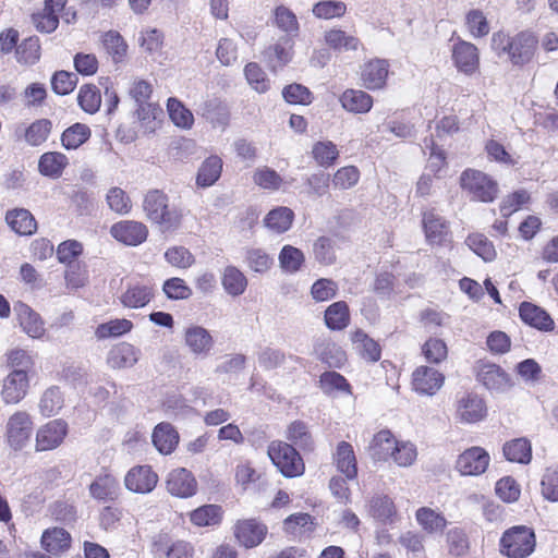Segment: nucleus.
<instances>
[{"mask_svg":"<svg viewBox=\"0 0 558 558\" xmlns=\"http://www.w3.org/2000/svg\"><path fill=\"white\" fill-rule=\"evenodd\" d=\"M143 208L150 221L162 226L167 230L177 229L181 225L182 209L175 205H170L168 196L159 190L147 192Z\"/></svg>","mask_w":558,"mask_h":558,"instance_id":"f257e3e1","label":"nucleus"},{"mask_svg":"<svg viewBox=\"0 0 558 558\" xmlns=\"http://www.w3.org/2000/svg\"><path fill=\"white\" fill-rule=\"evenodd\" d=\"M536 539L534 531L525 525H517L508 529L501 536V553L510 558H525L535 548Z\"/></svg>","mask_w":558,"mask_h":558,"instance_id":"f03ea898","label":"nucleus"},{"mask_svg":"<svg viewBox=\"0 0 558 558\" xmlns=\"http://www.w3.org/2000/svg\"><path fill=\"white\" fill-rule=\"evenodd\" d=\"M267 453L283 476L296 477L304 473L303 459L291 445L280 440L271 441Z\"/></svg>","mask_w":558,"mask_h":558,"instance_id":"7ed1b4c3","label":"nucleus"},{"mask_svg":"<svg viewBox=\"0 0 558 558\" xmlns=\"http://www.w3.org/2000/svg\"><path fill=\"white\" fill-rule=\"evenodd\" d=\"M460 184L475 201L490 203L498 194L497 182L480 170H464L460 177Z\"/></svg>","mask_w":558,"mask_h":558,"instance_id":"20e7f679","label":"nucleus"},{"mask_svg":"<svg viewBox=\"0 0 558 558\" xmlns=\"http://www.w3.org/2000/svg\"><path fill=\"white\" fill-rule=\"evenodd\" d=\"M33 433V421L25 411H16L7 423V439L15 450L22 449L28 442Z\"/></svg>","mask_w":558,"mask_h":558,"instance_id":"39448f33","label":"nucleus"},{"mask_svg":"<svg viewBox=\"0 0 558 558\" xmlns=\"http://www.w3.org/2000/svg\"><path fill=\"white\" fill-rule=\"evenodd\" d=\"M476 379L489 391L505 393L513 387V381L499 365L482 363L477 366Z\"/></svg>","mask_w":558,"mask_h":558,"instance_id":"423d86ee","label":"nucleus"},{"mask_svg":"<svg viewBox=\"0 0 558 558\" xmlns=\"http://www.w3.org/2000/svg\"><path fill=\"white\" fill-rule=\"evenodd\" d=\"M69 433L64 420L57 418L41 425L36 432V450L47 451L58 448Z\"/></svg>","mask_w":558,"mask_h":558,"instance_id":"0eeeda50","label":"nucleus"},{"mask_svg":"<svg viewBox=\"0 0 558 558\" xmlns=\"http://www.w3.org/2000/svg\"><path fill=\"white\" fill-rule=\"evenodd\" d=\"M490 457L482 447L464 450L456 461V469L462 475L477 476L483 474L489 464Z\"/></svg>","mask_w":558,"mask_h":558,"instance_id":"6e6552de","label":"nucleus"},{"mask_svg":"<svg viewBox=\"0 0 558 558\" xmlns=\"http://www.w3.org/2000/svg\"><path fill=\"white\" fill-rule=\"evenodd\" d=\"M158 483V475L149 465H136L124 476L125 488L136 494L153 492Z\"/></svg>","mask_w":558,"mask_h":558,"instance_id":"1a4fd4ad","label":"nucleus"},{"mask_svg":"<svg viewBox=\"0 0 558 558\" xmlns=\"http://www.w3.org/2000/svg\"><path fill=\"white\" fill-rule=\"evenodd\" d=\"M29 378L25 369H13L3 379L1 397L7 404H16L27 395Z\"/></svg>","mask_w":558,"mask_h":558,"instance_id":"9d476101","label":"nucleus"},{"mask_svg":"<svg viewBox=\"0 0 558 558\" xmlns=\"http://www.w3.org/2000/svg\"><path fill=\"white\" fill-rule=\"evenodd\" d=\"M444 381V374L430 366H418L412 374L413 389L420 395L434 396Z\"/></svg>","mask_w":558,"mask_h":558,"instance_id":"9b49d317","label":"nucleus"},{"mask_svg":"<svg viewBox=\"0 0 558 558\" xmlns=\"http://www.w3.org/2000/svg\"><path fill=\"white\" fill-rule=\"evenodd\" d=\"M110 233L117 241L125 245L137 246L147 239L148 229L142 222L123 220L114 223Z\"/></svg>","mask_w":558,"mask_h":558,"instance_id":"f8f14e48","label":"nucleus"},{"mask_svg":"<svg viewBox=\"0 0 558 558\" xmlns=\"http://www.w3.org/2000/svg\"><path fill=\"white\" fill-rule=\"evenodd\" d=\"M485 401L476 393H464L457 400V417L463 423H477L486 415Z\"/></svg>","mask_w":558,"mask_h":558,"instance_id":"ddd939ff","label":"nucleus"},{"mask_svg":"<svg viewBox=\"0 0 558 558\" xmlns=\"http://www.w3.org/2000/svg\"><path fill=\"white\" fill-rule=\"evenodd\" d=\"M167 490L175 497L189 498L196 494L197 482L191 471L179 468L172 470L167 477Z\"/></svg>","mask_w":558,"mask_h":558,"instance_id":"4468645a","label":"nucleus"},{"mask_svg":"<svg viewBox=\"0 0 558 558\" xmlns=\"http://www.w3.org/2000/svg\"><path fill=\"white\" fill-rule=\"evenodd\" d=\"M423 229L426 241L430 245H441L449 241L450 230L448 221L434 210L423 214Z\"/></svg>","mask_w":558,"mask_h":558,"instance_id":"2eb2a0df","label":"nucleus"},{"mask_svg":"<svg viewBox=\"0 0 558 558\" xmlns=\"http://www.w3.org/2000/svg\"><path fill=\"white\" fill-rule=\"evenodd\" d=\"M267 526L255 519L238 521L234 525V536L246 548L258 546L267 535Z\"/></svg>","mask_w":558,"mask_h":558,"instance_id":"dca6fc26","label":"nucleus"},{"mask_svg":"<svg viewBox=\"0 0 558 558\" xmlns=\"http://www.w3.org/2000/svg\"><path fill=\"white\" fill-rule=\"evenodd\" d=\"M536 48L535 38L526 33L513 37L505 47L513 64L522 65L530 62Z\"/></svg>","mask_w":558,"mask_h":558,"instance_id":"f3484780","label":"nucleus"},{"mask_svg":"<svg viewBox=\"0 0 558 558\" xmlns=\"http://www.w3.org/2000/svg\"><path fill=\"white\" fill-rule=\"evenodd\" d=\"M520 318L529 326L541 331H553L555 322L542 307L531 302H522L519 307Z\"/></svg>","mask_w":558,"mask_h":558,"instance_id":"a211bd4d","label":"nucleus"},{"mask_svg":"<svg viewBox=\"0 0 558 558\" xmlns=\"http://www.w3.org/2000/svg\"><path fill=\"white\" fill-rule=\"evenodd\" d=\"M452 58L458 70L466 75L473 74L478 69V50L471 43L461 40L454 44Z\"/></svg>","mask_w":558,"mask_h":558,"instance_id":"6ab92c4d","label":"nucleus"},{"mask_svg":"<svg viewBox=\"0 0 558 558\" xmlns=\"http://www.w3.org/2000/svg\"><path fill=\"white\" fill-rule=\"evenodd\" d=\"M388 62L383 59H374L366 62L361 70L363 86L367 89L384 87L388 76Z\"/></svg>","mask_w":558,"mask_h":558,"instance_id":"aec40b11","label":"nucleus"},{"mask_svg":"<svg viewBox=\"0 0 558 558\" xmlns=\"http://www.w3.org/2000/svg\"><path fill=\"white\" fill-rule=\"evenodd\" d=\"M184 341L191 352L196 355H208L214 347L210 332L197 325H192L185 329Z\"/></svg>","mask_w":558,"mask_h":558,"instance_id":"412c9836","label":"nucleus"},{"mask_svg":"<svg viewBox=\"0 0 558 558\" xmlns=\"http://www.w3.org/2000/svg\"><path fill=\"white\" fill-rule=\"evenodd\" d=\"M332 459L337 470L342 473L347 480H354L356 477L357 462L351 444L340 441L332 453Z\"/></svg>","mask_w":558,"mask_h":558,"instance_id":"4be33fe9","label":"nucleus"},{"mask_svg":"<svg viewBox=\"0 0 558 558\" xmlns=\"http://www.w3.org/2000/svg\"><path fill=\"white\" fill-rule=\"evenodd\" d=\"M368 513L383 524H392L398 517L393 500L387 495H375L368 501Z\"/></svg>","mask_w":558,"mask_h":558,"instance_id":"5701e85b","label":"nucleus"},{"mask_svg":"<svg viewBox=\"0 0 558 558\" xmlns=\"http://www.w3.org/2000/svg\"><path fill=\"white\" fill-rule=\"evenodd\" d=\"M140 357V350L128 342L114 345L108 353L107 363L111 368L120 369L135 365Z\"/></svg>","mask_w":558,"mask_h":558,"instance_id":"b1692460","label":"nucleus"},{"mask_svg":"<svg viewBox=\"0 0 558 558\" xmlns=\"http://www.w3.org/2000/svg\"><path fill=\"white\" fill-rule=\"evenodd\" d=\"M14 311L22 329L32 338H40L44 332V323L39 315L34 312L27 304L17 303L14 305Z\"/></svg>","mask_w":558,"mask_h":558,"instance_id":"393cba45","label":"nucleus"},{"mask_svg":"<svg viewBox=\"0 0 558 558\" xmlns=\"http://www.w3.org/2000/svg\"><path fill=\"white\" fill-rule=\"evenodd\" d=\"M62 9L63 8L57 7L56 2H48V0H45L44 9L32 14V24L38 32L50 34L54 32L59 25L58 12Z\"/></svg>","mask_w":558,"mask_h":558,"instance_id":"a878e982","label":"nucleus"},{"mask_svg":"<svg viewBox=\"0 0 558 558\" xmlns=\"http://www.w3.org/2000/svg\"><path fill=\"white\" fill-rule=\"evenodd\" d=\"M154 298V289L149 284H130L121 294L120 301L124 307L142 308Z\"/></svg>","mask_w":558,"mask_h":558,"instance_id":"bb28decb","label":"nucleus"},{"mask_svg":"<svg viewBox=\"0 0 558 558\" xmlns=\"http://www.w3.org/2000/svg\"><path fill=\"white\" fill-rule=\"evenodd\" d=\"M119 482L111 474L97 476L89 485V494L99 501L114 500L119 496Z\"/></svg>","mask_w":558,"mask_h":558,"instance_id":"cd10ccee","label":"nucleus"},{"mask_svg":"<svg viewBox=\"0 0 558 558\" xmlns=\"http://www.w3.org/2000/svg\"><path fill=\"white\" fill-rule=\"evenodd\" d=\"M397 439L390 430L383 429L374 435L369 446L368 453L375 461H388L392 453Z\"/></svg>","mask_w":558,"mask_h":558,"instance_id":"c85d7f7f","label":"nucleus"},{"mask_svg":"<svg viewBox=\"0 0 558 558\" xmlns=\"http://www.w3.org/2000/svg\"><path fill=\"white\" fill-rule=\"evenodd\" d=\"M41 546L51 555L59 556L71 546V535L62 527L46 530L41 535Z\"/></svg>","mask_w":558,"mask_h":558,"instance_id":"c756f323","label":"nucleus"},{"mask_svg":"<svg viewBox=\"0 0 558 558\" xmlns=\"http://www.w3.org/2000/svg\"><path fill=\"white\" fill-rule=\"evenodd\" d=\"M5 221L20 235H31L37 229L34 216L25 208H14L7 211Z\"/></svg>","mask_w":558,"mask_h":558,"instance_id":"7c9ffc66","label":"nucleus"},{"mask_svg":"<svg viewBox=\"0 0 558 558\" xmlns=\"http://www.w3.org/2000/svg\"><path fill=\"white\" fill-rule=\"evenodd\" d=\"M69 165L68 157L59 151H48L40 156L38 160V171L41 175L58 179L62 175Z\"/></svg>","mask_w":558,"mask_h":558,"instance_id":"2f4dec72","label":"nucleus"},{"mask_svg":"<svg viewBox=\"0 0 558 558\" xmlns=\"http://www.w3.org/2000/svg\"><path fill=\"white\" fill-rule=\"evenodd\" d=\"M178 441L179 435L169 423H160L155 427L153 432V444L160 453H171Z\"/></svg>","mask_w":558,"mask_h":558,"instance_id":"473e14b6","label":"nucleus"},{"mask_svg":"<svg viewBox=\"0 0 558 558\" xmlns=\"http://www.w3.org/2000/svg\"><path fill=\"white\" fill-rule=\"evenodd\" d=\"M222 159L216 155L206 158L197 172L196 184L201 187L214 185L221 175Z\"/></svg>","mask_w":558,"mask_h":558,"instance_id":"72a5a7b5","label":"nucleus"},{"mask_svg":"<svg viewBox=\"0 0 558 558\" xmlns=\"http://www.w3.org/2000/svg\"><path fill=\"white\" fill-rule=\"evenodd\" d=\"M342 107L354 113H366L372 109L373 98L363 90L348 89L340 97Z\"/></svg>","mask_w":558,"mask_h":558,"instance_id":"f704fd0d","label":"nucleus"},{"mask_svg":"<svg viewBox=\"0 0 558 558\" xmlns=\"http://www.w3.org/2000/svg\"><path fill=\"white\" fill-rule=\"evenodd\" d=\"M294 213L289 207H277L270 210L264 218V225L270 231L283 233L288 231L293 222Z\"/></svg>","mask_w":558,"mask_h":558,"instance_id":"c9c22d12","label":"nucleus"},{"mask_svg":"<svg viewBox=\"0 0 558 558\" xmlns=\"http://www.w3.org/2000/svg\"><path fill=\"white\" fill-rule=\"evenodd\" d=\"M502 451L510 462L527 464L532 458L531 442L526 438H515L506 442Z\"/></svg>","mask_w":558,"mask_h":558,"instance_id":"e433bc0d","label":"nucleus"},{"mask_svg":"<svg viewBox=\"0 0 558 558\" xmlns=\"http://www.w3.org/2000/svg\"><path fill=\"white\" fill-rule=\"evenodd\" d=\"M221 284L229 295L239 296L246 290L247 279L236 267L227 266L222 272Z\"/></svg>","mask_w":558,"mask_h":558,"instance_id":"4c0bfd02","label":"nucleus"},{"mask_svg":"<svg viewBox=\"0 0 558 558\" xmlns=\"http://www.w3.org/2000/svg\"><path fill=\"white\" fill-rule=\"evenodd\" d=\"M415 517L420 526L428 534L442 533L447 526L446 518L427 507L417 509Z\"/></svg>","mask_w":558,"mask_h":558,"instance_id":"58836bf2","label":"nucleus"},{"mask_svg":"<svg viewBox=\"0 0 558 558\" xmlns=\"http://www.w3.org/2000/svg\"><path fill=\"white\" fill-rule=\"evenodd\" d=\"M325 323L331 330H342L350 323L349 307L344 301L332 303L325 311Z\"/></svg>","mask_w":558,"mask_h":558,"instance_id":"ea45409f","label":"nucleus"},{"mask_svg":"<svg viewBox=\"0 0 558 558\" xmlns=\"http://www.w3.org/2000/svg\"><path fill=\"white\" fill-rule=\"evenodd\" d=\"M352 342L356 352L365 360L376 362L380 359V348L363 330H356L352 335Z\"/></svg>","mask_w":558,"mask_h":558,"instance_id":"a19ab883","label":"nucleus"},{"mask_svg":"<svg viewBox=\"0 0 558 558\" xmlns=\"http://www.w3.org/2000/svg\"><path fill=\"white\" fill-rule=\"evenodd\" d=\"M167 111L171 121L178 128L189 130L193 126V113L179 99L170 97L167 101Z\"/></svg>","mask_w":558,"mask_h":558,"instance_id":"79ce46f5","label":"nucleus"},{"mask_svg":"<svg viewBox=\"0 0 558 558\" xmlns=\"http://www.w3.org/2000/svg\"><path fill=\"white\" fill-rule=\"evenodd\" d=\"M222 509L218 505H205L190 513V520L197 526H211L220 523Z\"/></svg>","mask_w":558,"mask_h":558,"instance_id":"37998d69","label":"nucleus"},{"mask_svg":"<svg viewBox=\"0 0 558 558\" xmlns=\"http://www.w3.org/2000/svg\"><path fill=\"white\" fill-rule=\"evenodd\" d=\"M276 26L283 33L286 37L293 38L298 36L300 25L296 15L287 7L279 5L274 11Z\"/></svg>","mask_w":558,"mask_h":558,"instance_id":"c03bdc74","label":"nucleus"},{"mask_svg":"<svg viewBox=\"0 0 558 558\" xmlns=\"http://www.w3.org/2000/svg\"><path fill=\"white\" fill-rule=\"evenodd\" d=\"M278 259L281 269L288 274L298 272L305 262L303 252L292 245H284L279 253Z\"/></svg>","mask_w":558,"mask_h":558,"instance_id":"a18cd8bd","label":"nucleus"},{"mask_svg":"<svg viewBox=\"0 0 558 558\" xmlns=\"http://www.w3.org/2000/svg\"><path fill=\"white\" fill-rule=\"evenodd\" d=\"M63 396L56 386L47 388L39 400V411L44 416L56 415L63 407Z\"/></svg>","mask_w":558,"mask_h":558,"instance_id":"49530a36","label":"nucleus"},{"mask_svg":"<svg viewBox=\"0 0 558 558\" xmlns=\"http://www.w3.org/2000/svg\"><path fill=\"white\" fill-rule=\"evenodd\" d=\"M325 40L330 48L338 51L356 50L360 45L359 38L341 29H330L326 33Z\"/></svg>","mask_w":558,"mask_h":558,"instance_id":"de8ad7c7","label":"nucleus"},{"mask_svg":"<svg viewBox=\"0 0 558 558\" xmlns=\"http://www.w3.org/2000/svg\"><path fill=\"white\" fill-rule=\"evenodd\" d=\"M90 137V129L83 123H75L68 128L61 136V142L66 149H76Z\"/></svg>","mask_w":558,"mask_h":558,"instance_id":"09e8293b","label":"nucleus"},{"mask_svg":"<svg viewBox=\"0 0 558 558\" xmlns=\"http://www.w3.org/2000/svg\"><path fill=\"white\" fill-rule=\"evenodd\" d=\"M318 359L329 367H341L347 361L345 352L333 342H326L316 348Z\"/></svg>","mask_w":558,"mask_h":558,"instance_id":"8fccbe9b","label":"nucleus"},{"mask_svg":"<svg viewBox=\"0 0 558 558\" xmlns=\"http://www.w3.org/2000/svg\"><path fill=\"white\" fill-rule=\"evenodd\" d=\"M267 56L274 66H283L289 63L293 56V40L290 37H282L267 50Z\"/></svg>","mask_w":558,"mask_h":558,"instance_id":"3c124183","label":"nucleus"},{"mask_svg":"<svg viewBox=\"0 0 558 558\" xmlns=\"http://www.w3.org/2000/svg\"><path fill=\"white\" fill-rule=\"evenodd\" d=\"M312 155L320 167L328 168L338 159L339 150L332 142L320 141L313 145Z\"/></svg>","mask_w":558,"mask_h":558,"instance_id":"603ef678","label":"nucleus"},{"mask_svg":"<svg viewBox=\"0 0 558 558\" xmlns=\"http://www.w3.org/2000/svg\"><path fill=\"white\" fill-rule=\"evenodd\" d=\"M77 101L85 112L96 113L101 105L100 90L95 85L85 84L80 88Z\"/></svg>","mask_w":558,"mask_h":558,"instance_id":"864d4df0","label":"nucleus"},{"mask_svg":"<svg viewBox=\"0 0 558 558\" xmlns=\"http://www.w3.org/2000/svg\"><path fill=\"white\" fill-rule=\"evenodd\" d=\"M20 63L34 64L40 58V41L36 36L24 39L15 50Z\"/></svg>","mask_w":558,"mask_h":558,"instance_id":"5fc2aeb1","label":"nucleus"},{"mask_svg":"<svg viewBox=\"0 0 558 558\" xmlns=\"http://www.w3.org/2000/svg\"><path fill=\"white\" fill-rule=\"evenodd\" d=\"M102 45L107 53L112 57L114 63H119L124 59L128 45L119 33L113 31L106 33L102 37Z\"/></svg>","mask_w":558,"mask_h":558,"instance_id":"6e6d98bb","label":"nucleus"},{"mask_svg":"<svg viewBox=\"0 0 558 558\" xmlns=\"http://www.w3.org/2000/svg\"><path fill=\"white\" fill-rule=\"evenodd\" d=\"M50 131L51 122L49 120H36L25 130V141L32 146H39L47 141Z\"/></svg>","mask_w":558,"mask_h":558,"instance_id":"4d7b16f0","label":"nucleus"},{"mask_svg":"<svg viewBox=\"0 0 558 558\" xmlns=\"http://www.w3.org/2000/svg\"><path fill=\"white\" fill-rule=\"evenodd\" d=\"M133 327L131 320L121 318L112 319L108 323L100 324L96 329V337L98 339H106L109 337H120L129 332Z\"/></svg>","mask_w":558,"mask_h":558,"instance_id":"13d9d810","label":"nucleus"},{"mask_svg":"<svg viewBox=\"0 0 558 558\" xmlns=\"http://www.w3.org/2000/svg\"><path fill=\"white\" fill-rule=\"evenodd\" d=\"M244 74L247 83L258 93H266L270 87V81L266 73L255 62H250L244 68Z\"/></svg>","mask_w":558,"mask_h":558,"instance_id":"bf43d9fd","label":"nucleus"},{"mask_svg":"<svg viewBox=\"0 0 558 558\" xmlns=\"http://www.w3.org/2000/svg\"><path fill=\"white\" fill-rule=\"evenodd\" d=\"M466 245L485 262L493 260L496 252L492 242L480 233L471 234L465 240Z\"/></svg>","mask_w":558,"mask_h":558,"instance_id":"052dcab7","label":"nucleus"},{"mask_svg":"<svg viewBox=\"0 0 558 558\" xmlns=\"http://www.w3.org/2000/svg\"><path fill=\"white\" fill-rule=\"evenodd\" d=\"M541 493L544 499L558 502V466L545 470L541 480Z\"/></svg>","mask_w":558,"mask_h":558,"instance_id":"680f3d73","label":"nucleus"},{"mask_svg":"<svg viewBox=\"0 0 558 558\" xmlns=\"http://www.w3.org/2000/svg\"><path fill=\"white\" fill-rule=\"evenodd\" d=\"M287 438L304 450H311L313 448L312 436L303 422L295 421L291 423L288 427Z\"/></svg>","mask_w":558,"mask_h":558,"instance_id":"e2e57ef3","label":"nucleus"},{"mask_svg":"<svg viewBox=\"0 0 558 558\" xmlns=\"http://www.w3.org/2000/svg\"><path fill=\"white\" fill-rule=\"evenodd\" d=\"M422 353L429 363L439 364L448 355V348L444 340L429 338L422 347Z\"/></svg>","mask_w":558,"mask_h":558,"instance_id":"0e129e2a","label":"nucleus"},{"mask_svg":"<svg viewBox=\"0 0 558 558\" xmlns=\"http://www.w3.org/2000/svg\"><path fill=\"white\" fill-rule=\"evenodd\" d=\"M417 457L416 447L410 441H396L393 453L390 459L399 466H410Z\"/></svg>","mask_w":558,"mask_h":558,"instance_id":"69168bd1","label":"nucleus"},{"mask_svg":"<svg viewBox=\"0 0 558 558\" xmlns=\"http://www.w3.org/2000/svg\"><path fill=\"white\" fill-rule=\"evenodd\" d=\"M106 201L109 208L119 215H126L132 208L131 199L128 194L117 186L108 191Z\"/></svg>","mask_w":558,"mask_h":558,"instance_id":"338daca9","label":"nucleus"},{"mask_svg":"<svg viewBox=\"0 0 558 558\" xmlns=\"http://www.w3.org/2000/svg\"><path fill=\"white\" fill-rule=\"evenodd\" d=\"M77 82L75 73L58 71L51 77V88L58 95H68L74 90Z\"/></svg>","mask_w":558,"mask_h":558,"instance_id":"774afa93","label":"nucleus"}]
</instances>
